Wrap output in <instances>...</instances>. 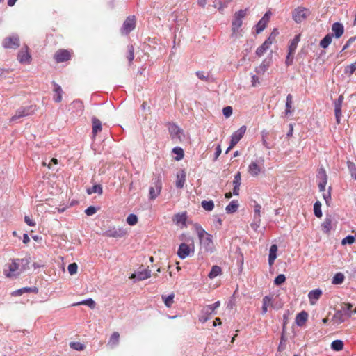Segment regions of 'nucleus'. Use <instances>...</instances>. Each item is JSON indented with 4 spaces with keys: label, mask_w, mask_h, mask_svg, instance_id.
I'll use <instances>...</instances> for the list:
<instances>
[{
    "label": "nucleus",
    "mask_w": 356,
    "mask_h": 356,
    "mask_svg": "<svg viewBox=\"0 0 356 356\" xmlns=\"http://www.w3.org/2000/svg\"><path fill=\"white\" fill-rule=\"evenodd\" d=\"M24 263L27 264L28 261L20 259H11L10 262L7 263L4 266V275L11 279L17 277L25 269Z\"/></svg>",
    "instance_id": "1"
},
{
    "label": "nucleus",
    "mask_w": 356,
    "mask_h": 356,
    "mask_svg": "<svg viewBox=\"0 0 356 356\" xmlns=\"http://www.w3.org/2000/svg\"><path fill=\"white\" fill-rule=\"evenodd\" d=\"M194 227L200 240L201 248H203L207 252L213 253L216 248L212 235L207 232L199 224H195Z\"/></svg>",
    "instance_id": "2"
},
{
    "label": "nucleus",
    "mask_w": 356,
    "mask_h": 356,
    "mask_svg": "<svg viewBox=\"0 0 356 356\" xmlns=\"http://www.w3.org/2000/svg\"><path fill=\"white\" fill-rule=\"evenodd\" d=\"M264 158L260 157L259 159L252 161L248 165V172L252 177H257L261 172H264Z\"/></svg>",
    "instance_id": "3"
},
{
    "label": "nucleus",
    "mask_w": 356,
    "mask_h": 356,
    "mask_svg": "<svg viewBox=\"0 0 356 356\" xmlns=\"http://www.w3.org/2000/svg\"><path fill=\"white\" fill-rule=\"evenodd\" d=\"M220 306V302L217 301L215 303L212 305H208L204 306L202 311H201V315L199 318V320L202 323L207 322L211 314H216V310Z\"/></svg>",
    "instance_id": "4"
},
{
    "label": "nucleus",
    "mask_w": 356,
    "mask_h": 356,
    "mask_svg": "<svg viewBox=\"0 0 356 356\" xmlns=\"http://www.w3.org/2000/svg\"><path fill=\"white\" fill-rule=\"evenodd\" d=\"M35 105H30L28 106L19 108L16 111L15 115L11 117L10 122H16L22 118L32 115L35 113Z\"/></svg>",
    "instance_id": "5"
},
{
    "label": "nucleus",
    "mask_w": 356,
    "mask_h": 356,
    "mask_svg": "<svg viewBox=\"0 0 356 356\" xmlns=\"http://www.w3.org/2000/svg\"><path fill=\"white\" fill-rule=\"evenodd\" d=\"M162 189V181L160 175L156 176L153 182L152 186L149 188V199H156L161 193Z\"/></svg>",
    "instance_id": "6"
},
{
    "label": "nucleus",
    "mask_w": 356,
    "mask_h": 356,
    "mask_svg": "<svg viewBox=\"0 0 356 356\" xmlns=\"http://www.w3.org/2000/svg\"><path fill=\"white\" fill-rule=\"evenodd\" d=\"M278 34V32L276 29L273 31V32L270 34L268 38L261 45L259 46L257 50L256 54L257 56H262L270 47L273 42L275 40V36Z\"/></svg>",
    "instance_id": "7"
},
{
    "label": "nucleus",
    "mask_w": 356,
    "mask_h": 356,
    "mask_svg": "<svg viewBox=\"0 0 356 356\" xmlns=\"http://www.w3.org/2000/svg\"><path fill=\"white\" fill-rule=\"evenodd\" d=\"M247 10H240L234 14L232 24V31L235 34L242 25V19L246 15Z\"/></svg>",
    "instance_id": "8"
},
{
    "label": "nucleus",
    "mask_w": 356,
    "mask_h": 356,
    "mask_svg": "<svg viewBox=\"0 0 356 356\" xmlns=\"http://www.w3.org/2000/svg\"><path fill=\"white\" fill-rule=\"evenodd\" d=\"M309 9L304 7H298L293 12V19L296 22L300 23L310 15Z\"/></svg>",
    "instance_id": "9"
},
{
    "label": "nucleus",
    "mask_w": 356,
    "mask_h": 356,
    "mask_svg": "<svg viewBox=\"0 0 356 356\" xmlns=\"http://www.w3.org/2000/svg\"><path fill=\"white\" fill-rule=\"evenodd\" d=\"M127 234V231L122 227H111L106 230L103 235L110 238H122Z\"/></svg>",
    "instance_id": "10"
},
{
    "label": "nucleus",
    "mask_w": 356,
    "mask_h": 356,
    "mask_svg": "<svg viewBox=\"0 0 356 356\" xmlns=\"http://www.w3.org/2000/svg\"><path fill=\"white\" fill-rule=\"evenodd\" d=\"M72 54V50L60 49L56 51L54 57L56 63H63L70 60Z\"/></svg>",
    "instance_id": "11"
},
{
    "label": "nucleus",
    "mask_w": 356,
    "mask_h": 356,
    "mask_svg": "<svg viewBox=\"0 0 356 356\" xmlns=\"http://www.w3.org/2000/svg\"><path fill=\"white\" fill-rule=\"evenodd\" d=\"M192 248H190L189 245L182 243L179 245L178 250H177V255L181 259H184L186 257H189L191 255V253H193L194 252V245L192 244Z\"/></svg>",
    "instance_id": "12"
},
{
    "label": "nucleus",
    "mask_w": 356,
    "mask_h": 356,
    "mask_svg": "<svg viewBox=\"0 0 356 356\" xmlns=\"http://www.w3.org/2000/svg\"><path fill=\"white\" fill-rule=\"evenodd\" d=\"M2 45L6 49H15L19 47V38L17 35L7 37L3 40Z\"/></svg>",
    "instance_id": "13"
},
{
    "label": "nucleus",
    "mask_w": 356,
    "mask_h": 356,
    "mask_svg": "<svg viewBox=\"0 0 356 356\" xmlns=\"http://www.w3.org/2000/svg\"><path fill=\"white\" fill-rule=\"evenodd\" d=\"M17 60L22 64H29L32 58L27 46L22 47L17 54Z\"/></svg>",
    "instance_id": "14"
},
{
    "label": "nucleus",
    "mask_w": 356,
    "mask_h": 356,
    "mask_svg": "<svg viewBox=\"0 0 356 356\" xmlns=\"http://www.w3.org/2000/svg\"><path fill=\"white\" fill-rule=\"evenodd\" d=\"M136 26V18L135 16H129L124 21L122 28V33L128 34L132 30L134 29Z\"/></svg>",
    "instance_id": "15"
},
{
    "label": "nucleus",
    "mask_w": 356,
    "mask_h": 356,
    "mask_svg": "<svg viewBox=\"0 0 356 356\" xmlns=\"http://www.w3.org/2000/svg\"><path fill=\"white\" fill-rule=\"evenodd\" d=\"M343 96L341 95L337 100L334 102V114L336 117V121L338 124H340L341 117V107L343 102Z\"/></svg>",
    "instance_id": "16"
},
{
    "label": "nucleus",
    "mask_w": 356,
    "mask_h": 356,
    "mask_svg": "<svg viewBox=\"0 0 356 356\" xmlns=\"http://www.w3.org/2000/svg\"><path fill=\"white\" fill-rule=\"evenodd\" d=\"M271 15V12H266L263 17L259 20V22L256 25V32L257 33H261L266 28L267 24L269 22L270 17Z\"/></svg>",
    "instance_id": "17"
},
{
    "label": "nucleus",
    "mask_w": 356,
    "mask_h": 356,
    "mask_svg": "<svg viewBox=\"0 0 356 356\" xmlns=\"http://www.w3.org/2000/svg\"><path fill=\"white\" fill-rule=\"evenodd\" d=\"M245 131L246 127L245 126H242L232 135L230 143H232V146H235L240 141L245 133Z\"/></svg>",
    "instance_id": "18"
},
{
    "label": "nucleus",
    "mask_w": 356,
    "mask_h": 356,
    "mask_svg": "<svg viewBox=\"0 0 356 356\" xmlns=\"http://www.w3.org/2000/svg\"><path fill=\"white\" fill-rule=\"evenodd\" d=\"M322 294L323 292L320 289H316L309 291L308 294V298L309 300L310 305H314L316 303L317 300L321 298Z\"/></svg>",
    "instance_id": "19"
},
{
    "label": "nucleus",
    "mask_w": 356,
    "mask_h": 356,
    "mask_svg": "<svg viewBox=\"0 0 356 356\" xmlns=\"http://www.w3.org/2000/svg\"><path fill=\"white\" fill-rule=\"evenodd\" d=\"M332 31L333 32V35L336 38H339L344 33L343 25L340 22H334L332 25Z\"/></svg>",
    "instance_id": "20"
},
{
    "label": "nucleus",
    "mask_w": 356,
    "mask_h": 356,
    "mask_svg": "<svg viewBox=\"0 0 356 356\" xmlns=\"http://www.w3.org/2000/svg\"><path fill=\"white\" fill-rule=\"evenodd\" d=\"M186 220H187L186 212H183V213H179L175 215V216L172 218L173 222L176 225H181L183 227L186 226Z\"/></svg>",
    "instance_id": "21"
},
{
    "label": "nucleus",
    "mask_w": 356,
    "mask_h": 356,
    "mask_svg": "<svg viewBox=\"0 0 356 356\" xmlns=\"http://www.w3.org/2000/svg\"><path fill=\"white\" fill-rule=\"evenodd\" d=\"M308 319V314L305 311H302L297 314L296 317V323L298 326H302L305 324Z\"/></svg>",
    "instance_id": "22"
},
{
    "label": "nucleus",
    "mask_w": 356,
    "mask_h": 356,
    "mask_svg": "<svg viewBox=\"0 0 356 356\" xmlns=\"http://www.w3.org/2000/svg\"><path fill=\"white\" fill-rule=\"evenodd\" d=\"M277 246L273 244L270 246L268 256V263L271 266L273 265L275 260L277 258Z\"/></svg>",
    "instance_id": "23"
},
{
    "label": "nucleus",
    "mask_w": 356,
    "mask_h": 356,
    "mask_svg": "<svg viewBox=\"0 0 356 356\" xmlns=\"http://www.w3.org/2000/svg\"><path fill=\"white\" fill-rule=\"evenodd\" d=\"M53 84L54 86V92L55 93V95L54 96V100L57 103L60 102L62 101V95H63L62 88L59 85L56 83L54 81L53 82Z\"/></svg>",
    "instance_id": "24"
},
{
    "label": "nucleus",
    "mask_w": 356,
    "mask_h": 356,
    "mask_svg": "<svg viewBox=\"0 0 356 356\" xmlns=\"http://www.w3.org/2000/svg\"><path fill=\"white\" fill-rule=\"evenodd\" d=\"M151 276V270L149 269H145L142 271L138 272L136 274H133L131 277H136L138 280H144L145 279H147L150 277Z\"/></svg>",
    "instance_id": "25"
},
{
    "label": "nucleus",
    "mask_w": 356,
    "mask_h": 356,
    "mask_svg": "<svg viewBox=\"0 0 356 356\" xmlns=\"http://www.w3.org/2000/svg\"><path fill=\"white\" fill-rule=\"evenodd\" d=\"M233 194L234 195H238V191L240 189V185H241V173L238 172L237 174L234 175V179L233 181Z\"/></svg>",
    "instance_id": "26"
},
{
    "label": "nucleus",
    "mask_w": 356,
    "mask_h": 356,
    "mask_svg": "<svg viewBox=\"0 0 356 356\" xmlns=\"http://www.w3.org/2000/svg\"><path fill=\"white\" fill-rule=\"evenodd\" d=\"M293 96L291 94H289L286 97V109H285V115L288 116L291 115L293 111Z\"/></svg>",
    "instance_id": "27"
},
{
    "label": "nucleus",
    "mask_w": 356,
    "mask_h": 356,
    "mask_svg": "<svg viewBox=\"0 0 356 356\" xmlns=\"http://www.w3.org/2000/svg\"><path fill=\"white\" fill-rule=\"evenodd\" d=\"M168 130L172 138L175 137L180 138L179 134L181 132V129L177 125L175 124H170Z\"/></svg>",
    "instance_id": "28"
},
{
    "label": "nucleus",
    "mask_w": 356,
    "mask_h": 356,
    "mask_svg": "<svg viewBox=\"0 0 356 356\" xmlns=\"http://www.w3.org/2000/svg\"><path fill=\"white\" fill-rule=\"evenodd\" d=\"M332 321L334 324H341L345 321L344 314L342 311H337L334 314Z\"/></svg>",
    "instance_id": "29"
},
{
    "label": "nucleus",
    "mask_w": 356,
    "mask_h": 356,
    "mask_svg": "<svg viewBox=\"0 0 356 356\" xmlns=\"http://www.w3.org/2000/svg\"><path fill=\"white\" fill-rule=\"evenodd\" d=\"M161 298L164 302L165 305L167 307H170L172 305V304L174 303L175 293H171L168 296L162 295Z\"/></svg>",
    "instance_id": "30"
},
{
    "label": "nucleus",
    "mask_w": 356,
    "mask_h": 356,
    "mask_svg": "<svg viewBox=\"0 0 356 356\" xmlns=\"http://www.w3.org/2000/svg\"><path fill=\"white\" fill-rule=\"evenodd\" d=\"M186 180V175L184 171L180 174L177 175V180H176V186L179 188H182L184 187V183Z\"/></svg>",
    "instance_id": "31"
},
{
    "label": "nucleus",
    "mask_w": 356,
    "mask_h": 356,
    "mask_svg": "<svg viewBox=\"0 0 356 356\" xmlns=\"http://www.w3.org/2000/svg\"><path fill=\"white\" fill-rule=\"evenodd\" d=\"M221 273H222V269L220 266H216V265L213 266L211 271L209 272V273L208 275V277L210 279H213L216 277H217L218 275H220Z\"/></svg>",
    "instance_id": "32"
},
{
    "label": "nucleus",
    "mask_w": 356,
    "mask_h": 356,
    "mask_svg": "<svg viewBox=\"0 0 356 356\" xmlns=\"http://www.w3.org/2000/svg\"><path fill=\"white\" fill-rule=\"evenodd\" d=\"M323 232L328 234L332 229V219L326 218L321 225Z\"/></svg>",
    "instance_id": "33"
},
{
    "label": "nucleus",
    "mask_w": 356,
    "mask_h": 356,
    "mask_svg": "<svg viewBox=\"0 0 356 356\" xmlns=\"http://www.w3.org/2000/svg\"><path fill=\"white\" fill-rule=\"evenodd\" d=\"M102 130V123L100 120L94 118L92 119V134L96 135L98 132Z\"/></svg>",
    "instance_id": "34"
},
{
    "label": "nucleus",
    "mask_w": 356,
    "mask_h": 356,
    "mask_svg": "<svg viewBox=\"0 0 356 356\" xmlns=\"http://www.w3.org/2000/svg\"><path fill=\"white\" fill-rule=\"evenodd\" d=\"M120 341V334L117 332H113L108 341V345L114 346L118 344Z\"/></svg>",
    "instance_id": "35"
},
{
    "label": "nucleus",
    "mask_w": 356,
    "mask_h": 356,
    "mask_svg": "<svg viewBox=\"0 0 356 356\" xmlns=\"http://www.w3.org/2000/svg\"><path fill=\"white\" fill-rule=\"evenodd\" d=\"M300 41V35H296L295 38L291 41L290 44L289 46V51L290 53H295L296 49L298 46V43Z\"/></svg>",
    "instance_id": "36"
},
{
    "label": "nucleus",
    "mask_w": 356,
    "mask_h": 356,
    "mask_svg": "<svg viewBox=\"0 0 356 356\" xmlns=\"http://www.w3.org/2000/svg\"><path fill=\"white\" fill-rule=\"evenodd\" d=\"M262 302V313L266 314L268 311V307L272 305V298L266 296L263 298Z\"/></svg>",
    "instance_id": "37"
},
{
    "label": "nucleus",
    "mask_w": 356,
    "mask_h": 356,
    "mask_svg": "<svg viewBox=\"0 0 356 356\" xmlns=\"http://www.w3.org/2000/svg\"><path fill=\"white\" fill-rule=\"evenodd\" d=\"M332 35L327 34L320 42V46L323 49L327 48L332 42Z\"/></svg>",
    "instance_id": "38"
},
{
    "label": "nucleus",
    "mask_w": 356,
    "mask_h": 356,
    "mask_svg": "<svg viewBox=\"0 0 356 356\" xmlns=\"http://www.w3.org/2000/svg\"><path fill=\"white\" fill-rule=\"evenodd\" d=\"M343 342L341 340H334L331 343V348L335 351H340L343 350Z\"/></svg>",
    "instance_id": "39"
},
{
    "label": "nucleus",
    "mask_w": 356,
    "mask_h": 356,
    "mask_svg": "<svg viewBox=\"0 0 356 356\" xmlns=\"http://www.w3.org/2000/svg\"><path fill=\"white\" fill-rule=\"evenodd\" d=\"M238 204L236 201H232L225 208L227 213H233L236 211Z\"/></svg>",
    "instance_id": "40"
},
{
    "label": "nucleus",
    "mask_w": 356,
    "mask_h": 356,
    "mask_svg": "<svg viewBox=\"0 0 356 356\" xmlns=\"http://www.w3.org/2000/svg\"><path fill=\"white\" fill-rule=\"evenodd\" d=\"M344 279H345V276L342 273H337L333 277L332 280V284H340L344 281Z\"/></svg>",
    "instance_id": "41"
},
{
    "label": "nucleus",
    "mask_w": 356,
    "mask_h": 356,
    "mask_svg": "<svg viewBox=\"0 0 356 356\" xmlns=\"http://www.w3.org/2000/svg\"><path fill=\"white\" fill-rule=\"evenodd\" d=\"M172 152L176 155L175 159L179 161L184 158V152L182 148L177 147L173 148Z\"/></svg>",
    "instance_id": "42"
},
{
    "label": "nucleus",
    "mask_w": 356,
    "mask_h": 356,
    "mask_svg": "<svg viewBox=\"0 0 356 356\" xmlns=\"http://www.w3.org/2000/svg\"><path fill=\"white\" fill-rule=\"evenodd\" d=\"M127 58L129 61V65H131L134 58V48L133 45L128 46Z\"/></svg>",
    "instance_id": "43"
},
{
    "label": "nucleus",
    "mask_w": 356,
    "mask_h": 356,
    "mask_svg": "<svg viewBox=\"0 0 356 356\" xmlns=\"http://www.w3.org/2000/svg\"><path fill=\"white\" fill-rule=\"evenodd\" d=\"M202 207L206 211H211L214 208V203L212 200L206 201L203 200L201 203Z\"/></svg>",
    "instance_id": "44"
},
{
    "label": "nucleus",
    "mask_w": 356,
    "mask_h": 356,
    "mask_svg": "<svg viewBox=\"0 0 356 356\" xmlns=\"http://www.w3.org/2000/svg\"><path fill=\"white\" fill-rule=\"evenodd\" d=\"M88 194L98 193L101 195L103 193L102 187L100 185H94L91 188L87 191Z\"/></svg>",
    "instance_id": "45"
},
{
    "label": "nucleus",
    "mask_w": 356,
    "mask_h": 356,
    "mask_svg": "<svg viewBox=\"0 0 356 356\" xmlns=\"http://www.w3.org/2000/svg\"><path fill=\"white\" fill-rule=\"evenodd\" d=\"M321 204L320 202L317 201L315 202L314 205V214L317 218H321L322 216V211H321Z\"/></svg>",
    "instance_id": "46"
},
{
    "label": "nucleus",
    "mask_w": 356,
    "mask_h": 356,
    "mask_svg": "<svg viewBox=\"0 0 356 356\" xmlns=\"http://www.w3.org/2000/svg\"><path fill=\"white\" fill-rule=\"evenodd\" d=\"M356 72V61L353 63L348 65L345 68V73L348 74L349 75H352L353 73Z\"/></svg>",
    "instance_id": "47"
},
{
    "label": "nucleus",
    "mask_w": 356,
    "mask_h": 356,
    "mask_svg": "<svg viewBox=\"0 0 356 356\" xmlns=\"http://www.w3.org/2000/svg\"><path fill=\"white\" fill-rule=\"evenodd\" d=\"M127 222L129 225H135L138 222V218L135 214H129L127 218Z\"/></svg>",
    "instance_id": "48"
},
{
    "label": "nucleus",
    "mask_w": 356,
    "mask_h": 356,
    "mask_svg": "<svg viewBox=\"0 0 356 356\" xmlns=\"http://www.w3.org/2000/svg\"><path fill=\"white\" fill-rule=\"evenodd\" d=\"M87 305L89 307H90L91 309H93L95 307V302L92 298H88L86 300H83L81 302L76 304V305Z\"/></svg>",
    "instance_id": "49"
},
{
    "label": "nucleus",
    "mask_w": 356,
    "mask_h": 356,
    "mask_svg": "<svg viewBox=\"0 0 356 356\" xmlns=\"http://www.w3.org/2000/svg\"><path fill=\"white\" fill-rule=\"evenodd\" d=\"M70 346L76 350H83L85 348V346L80 342H71Z\"/></svg>",
    "instance_id": "50"
},
{
    "label": "nucleus",
    "mask_w": 356,
    "mask_h": 356,
    "mask_svg": "<svg viewBox=\"0 0 356 356\" xmlns=\"http://www.w3.org/2000/svg\"><path fill=\"white\" fill-rule=\"evenodd\" d=\"M318 177L320 180H327L325 170L322 167L318 169Z\"/></svg>",
    "instance_id": "51"
},
{
    "label": "nucleus",
    "mask_w": 356,
    "mask_h": 356,
    "mask_svg": "<svg viewBox=\"0 0 356 356\" xmlns=\"http://www.w3.org/2000/svg\"><path fill=\"white\" fill-rule=\"evenodd\" d=\"M355 237L353 236H351V235H349L346 237H345L342 241H341V244L343 245H346V244H353L354 242H355Z\"/></svg>",
    "instance_id": "52"
},
{
    "label": "nucleus",
    "mask_w": 356,
    "mask_h": 356,
    "mask_svg": "<svg viewBox=\"0 0 356 356\" xmlns=\"http://www.w3.org/2000/svg\"><path fill=\"white\" fill-rule=\"evenodd\" d=\"M77 269L78 266L76 263H72L67 267L68 272L70 275H74L76 273Z\"/></svg>",
    "instance_id": "53"
},
{
    "label": "nucleus",
    "mask_w": 356,
    "mask_h": 356,
    "mask_svg": "<svg viewBox=\"0 0 356 356\" xmlns=\"http://www.w3.org/2000/svg\"><path fill=\"white\" fill-rule=\"evenodd\" d=\"M286 280V277L283 274H280L279 275H277L275 280H274V282L276 285H280L282 284V283H284Z\"/></svg>",
    "instance_id": "54"
},
{
    "label": "nucleus",
    "mask_w": 356,
    "mask_h": 356,
    "mask_svg": "<svg viewBox=\"0 0 356 356\" xmlns=\"http://www.w3.org/2000/svg\"><path fill=\"white\" fill-rule=\"evenodd\" d=\"M35 289H36L35 288L34 289H33L32 288H30V287H24V288H22V289H20L17 290L15 293L18 294V295H22L23 293H28V292L35 291Z\"/></svg>",
    "instance_id": "55"
},
{
    "label": "nucleus",
    "mask_w": 356,
    "mask_h": 356,
    "mask_svg": "<svg viewBox=\"0 0 356 356\" xmlns=\"http://www.w3.org/2000/svg\"><path fill=\"white\" fill-rule=\"evenodd\" d=\"M97 212V209L94 206H90L85 210L87 216H92Z\"/></svg>",
    "instance_id": "56"
},
{
    "label": "nucleus",
    "mask_w": 356,
    "mask_h": 356,
    "mask_svg": "<svg viewBox=\"0 0 356 356\" xmlns=\"http://www.w3.org/2000/svg\"><path fill=\"white\" fill-rule=\"evenodd\" d=\"M352 307H353V305L350 304V303H344L343 305L342 306V309L343 310H346L347 312H350V313H348V316L349 317L351 316L352 315Z\"/></svg>",
    "instance_id": "57"
},
{
    "label": "nucleus",
    "mask_w": 356,
    "mask_h": 356,
    "mask_svg": "<svg viewBox=\"0 0 356 356\" xmlns=\"http://www.w3.org/2000/svg\"><path fill=\"white\" fill-rule=\"evenodd\" d=\"M222 113L226 118H229L232 114V108L226 106L222 109Z\"/></svg>",
    "instance_id": "58"
},
{
    "label": "nucleus",
    "mask_w": 356,
    "mask_h": 356,
    "mask_svg": "<svg viewBox=\"0 0 356 356\" xmlns=\"http://www.w3.org/2000/svg\"><path fill=\"white\" fill-rule=\"evenodd\" d=\"M260 221H261V219H260V218H255L254 221L250 224L251 227H252L254 231H257V230L258 229V228L259 227V225H260Z\"/></svg>",
    "instance_id": "59"
},
{
    "label": "nucleus",
    "mask_w": 356,
    "mask_h": 356,
    "mask_svg": "<svg viewBox=\"0 0 356 356\" xmlns=\"http://www.w3.org/2000/svg\"><path fill=\"white\" fill-rule=\"evenodd\" d=\"M294 53H290L289 51L288 55L286 58V65L287 66L291 65L293 63Z\"/></svg>",
    "instance_id": "60"
},
{
    "label": "nucleus",
    "mask_w": 356,
    "mask_h": 356,
    "mask_svg": "<svg viewBox=\"0 0 356 356\" xmlns=\"http://www.w3.org/2000/svg\"><path fill=\"white\" fill-rule=\"evenodd\" d=\"M261 205H260V204H257L254 206V213H255V218H260V216H261Z\"/></svg>",
    "instance_id": "61"
},
{
    "label": "nucleus",
    "mask_w": 356,
    "mask_h": 356,
    "mask_svg": "<svg viewBox=\"0 0 356 356\" xmlns=\"http://www.w3.org/2000/svg\"><path fill=\"white\" fill-rule=\"evenodd\" d=\"M347 164H348V169L350 171L351 176L353 177L354 172L356 171L355 165L354 163L350 162V161H348Z\"/></svg>",
    "instance_id": "62"
},
{
    "label": "nucleus",
    "mask_w": 356,
    "mask_h": 356,
    "mask_svg": "<svg viewBox=\"0 0 356 356\" xmlns=\"http://www.w3.org/2000/svg\"><path fill=\"white\" fill-rule=\"evenodd\" d=\"M356 40V36L351 37L349 38V40L346 42V44L343 47V51L348 49L350 44L354 42Z\"/></svg>",
    "instance_id": "63"
},
{
    "label": "nucleus",
    "mask_w": 356,
    "mask_h": 356,
    "mask_svg": "<svg viewBox=\"0 0 356 356\" xmlns=\"http://www.w3.org/2000/svg\"><path fill=\"white\" fill-rule=\"evenodd\" d=\"M327 180H320L318 183V188L320 191L323 192L325 190V186L327 185Z\"/></svg>",
    "instance_id": "64"
}]
</instances>
